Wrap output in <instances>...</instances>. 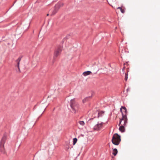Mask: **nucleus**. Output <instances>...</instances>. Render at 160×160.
I'll return each mask as SVG.
<instances>
[{"instance_id": "nucleus-1", "label": "nucleus", "mask_w": 160, "mask_h": 160, "mask_svg": "<svg viewBox=\"0 0 160 160\" xmlns=\"http://www.w3.org/2000/svg\"><path fill=\"white\" fill-rule=\"evenodd\" d=\"M70 106L72 108V112L75 113L79 107L78 103L75 102L74 98L71 99L70 102Z\"/></svg>"}, {"instance_id": "nucleus-2", "label": "nucleus", "mask_w": 160, "mask_h": 160, "mask_svg": "<svg viewBox=\"0 0 160 160\" xmlns=\"http://www.w3.org/2000/svg\"><path fill=\"white\" fill-rule=\"evenodd\" d=\"M7 136L6 134L3 135V136L0 142V151L2 153L4 154L6 153V151L4 148V144L7 139Z\"/></svg>"}, {"instance_id": "nucleus-3", "label": "nucleus", "mask_w": 160, "mask_h": 160, "mask_svg": "<svg viewBox=\"0 0 160 160\" xmlns=\"http://www.w3.org/2000/svg\"><path fill=\"white\" fill-rule=\"evenodd\" d=\"M121 141V136L117 133H115L112 136L111 141L114 145H118Z\"/></svg>"}, {"instance_id": "nucleus-4", "label": "nucleus", "mask_w": 160, "mask_h": 160, "mask_svg": "<svg viewBox=\"0 0 160 160\" xmlns=\"http://www.w3.org/2000/svg\"><path fill=\"white\" fill-rule=\"evenodd\" d=\"M62 46L61 45L58 46L56 48L53 58V60L52 61V63L53 64L56 60V58L60 55L62 49Z\"/></svg>"}, {"instance_id": "nucleus-5", "label": "nucleus", "mask_w": 160, "mask_h": 160, "mask_svg": "<svg viewBox=\"0 0 160 160\" xmlns=\"http://www.w3.org/2000/svg\"><path fill=\"white\" fill-rule=\"evenodd\" d=\"M104 111H101L100 112L97 110L93 113L92 116L93 118H90L89 120H93L94 118H98L100 117H102L104 115Z\"/></svg>"}, {"instance_id": "nucleus-6", "label": "nucleus", "mask_w": 160, "mask_h": 160, "mask_svg": "<svg viewBox=\"0 0 160 160\" xmlns=\"http://www.w3.org/2000/svg\"><path fill=\"white\" fill-rule=\"evenodd\" d=\"M63 5V3L60 2L56 4L54 7V9L53 10L52 15L55 14L58 11L60 8Z\"/></svg>"}, {"instance_id": "nucleus-7", "label": "nucleus", "mask_w": 160, "mask_h": 160, "mask_svg": "<svg viewBox=\"0 0 160 160\" xmlns=\"http://www.w3.org/2000/svg\"><path fill=\"white\" fill-rule=\"evenodd\" d=\"M103 123L102 122L100 123H99L98 122V123L94 126L93 129L95 130H99L102 128Z\"/></svg>"}, {"instance_id": "nucleus-8", "label": "nucleus", "mask_w": 160, "mask_h": 160, "mask_svg": "<svg viewBox=\"0 0 160 160\" xmlns=\"http://www.w3.org/2000/svg\"><path fill=\"white\" fill-rule=\"evenodd\" d=\"M22 57V56H20L18 57V59L16 60V62L17 63V65L16 66V67H17L18 68L19 72H20V69L19 68L20 62Z\"/></svg>"}, {"instance_id": "nucleus-9", "label": "nucleus", "mask_w": 160, "mask_h": 160, "mask_svg": "<svg viewBox=\"0 0 160 160\" xmlns=\"http://www.w3.org/2000/svg\"><path fill=\"white\" fill-rule=\"evenodd\" d=\"M92 95L90 96L86 97L83 100L82 102L83 103H85L89 101L90 99L92 98Z\"/></svg>"}, {"instance_id": "nucleus-10", "label": "nucleus", "mask_w": 160, "mask_h": 160, "mask_svg": "<svg viewBox=\"0 0 160 160\" xmlns=\"http://www.w3.org/2000/svg\"><path fill=\"white\" fill-rule=\"evenodd\" d=\"M123 109L124 110V112L125 113L127 114L128 113V111L127 109V108H126L123 106H122L120 108V111L121 112V113H122V112H123L122 109Z\"/></svg>"}, {"instance_id": "nucleus-11", "label": "nucleus", "mask_w": 160, "mask_h": 160, "mask_svg": "<svg viewBox=\"0 0 160 160\" xmlns=\"http://www.w3.org/2000/svg\"><path fill=\"white\" fill-rule=\"evenodd\" d=\"M119 130L122 132H123L125 131V128L124 126L122 125L120 126L119 128Z\"/></svg>"}, {"instance_id": "nucleus-12", "label": "nucleus", "mask_w": 160, "mask_h": 160, "mask_svg": "<svg viewBox=\"0 0 160 160\" xmlns=\"http://www.w3.org/2000/svg\"><path fill=\"white\" fill-rule=\"evenodd\" d=\"M91 73H92L91 72L89 71H87L84 72L82 73V75L84 76H86L90 74Z\"/></svg>"}, {"instance_id": "nucleus-13", "label": "nucleus", "mask_w": 160, "mask_h": 160, "mask_svg": "<svg viewBox=\"0 0 160 160\" xmlns=\"http://www.w3.org/2000/svg\"><path fill=\"white\" fill-rule=\"evenodd\" d=\"M118 150L117 148H114L113 149V152H112V154L114 156H115L117 155V153H118Z\"/></svg>"}, {"instance_id": "nucleus-14", "label": "nucleus", "mask_w": 160, "mask_h": 160, "mask_svg": "<svg viewBox=\"0 0 160 160\" xmlns=\"http://www.w3.org/2000/svg\"><path fill=\"white\" fill-rule=\"evenodd\" d=\"M122 113V118H123L124 119H127V114H126L125 113V114H124V113L123 112H122V113Z\"/></svg>"}, {"instance_id": "nucleus-15", "label": "nucleus", "mask_w": 160, "mask_h": 160, "mask_svg": "<svg viewBox=\"0 0 160 160\" xmlns=\"http://www.w3.org/2000/svg\"><path fill=\"white\" fill-rule=\"evenodd\" d=\"M78 141V139L76 138H74L73 139V144L74 145Z\"/></svg>"}, {"instance_id": "nucleus-16", "label": "nucleus", "mask_w": 160, "mask_h": 160, "mask_svg": "<svg viewBox=\"0 0 160 160\" xmlns=\"http://www.w3.org/2000/svg\"><path fill=\"white\" fill-rule=\"evenodd\" d=\"M118 9H120V11H121V12L122 13H124V12H125V11L123 9H122V7H118Z\"/></svg>"}, {"instance_id": "nucleus-17", "label": "nucleus", "mask_w": 160, "mask_h": 160, "mask_svg": "<svg viewBox=\"0 0 160 160\" xmlns=\"http://www.w3.org/2000/svg\"><path fill=\"white\" fill-rule=\"evenodd\" d=\"M128 73H125V78H124L125 80L126 81L128 79Z\"/></svg>"}, {"instance_id": "nucleus-18", "label": "nucleus", "mask_w": 160, "mask_h": 160, "mask_svg": "<svg viewBox=\"0 0 160 160\" xmlns=\"http://www.w3.org/2000/svg\"><path fill=\"white\" fill-rule=\"evenodd\" d=\"M79 123L82 126H83L85 124V123L83 121H79Z\"/></svg>"}, {"instance_id": "nucleus-19", "label": "nucleus", "mask_w": 160, "mask_h": 160, "mask_svg": "<svg viewBox=\"0 0 160 160\" xmlns=\"http://www.w3.org/2000/svg\"><path fill=\"white\" fill-rule=\"evenodd\" d=\"M127 122H128V119H124V123L123 125H124V126H126V125Z\"/></svg>"}, {"instance_id": "nucleus-20", "label": "nucleus", "mask_w": 160, "mask_h": 160, "mask_svg": "<svg viewBox=\"0 0 160 160\" xmlns=\"http://www.w3.org/2000/svg\"><path fill=\"white\" fill-rule=\"evenodd\" d=\"M124 119L123 118H122H122L120 119V121H121V122H122V120L124 121Z\"/></svg>"}, {"instance_id": "nucleus-21", "label": "nucleus", "mask_w": 160, "mask_h": 160, "mask_svg": "<svg viewBox=\"0 0 160 160\" xmlns=\"http://www.w3.org/2000/svg\"><path fill=\"white\" fill-rule=\"evenodd\" d=\"M70 36V35H68V36H67L65 38H64L65 39V38H66V39H68V37Z\"/></svg>"}, {"instance_id": "nucleus-22", "label": "nucleus", "mask_w": 160, "mask_h": 160, "mask_svg": "<svg viewBox=\"0 0 160 160\" xmlns=\"http://www.w3.org/2000/svg\"><path fill=\"white\" fill-rule=\"evenodd\" d=\"M129 90H130V88H128L127 89V92H128V91H129Z\"/></svg>"}, {"instance_id": "nucleus-23", "label": "nucleus", "mask_w": 160, "mask_h": 160, "mask_svg": "<svg viewBox=\"0 0 160 160\" xmlns=\"http://www.w3.org/2000/svg\"><path fill=\"white\" fill-rule=\"evenodd\" d=\"M121 122H121V121H119V122L118 125L119 126H120V125L121 124Z\"/></svg>"}, {"instance_id": "nucleus-24", "label": "nucleus", "mask_w": 160, "mask_h": 160, "mask_svg": "<svg viewBox=\"0 0 160 160\" xmlns=\"http://www.w3.org/2000/svg\"><path fill=\"white\" fill-rule=\"evenodd\" d=\"M44 111H43V112H42V113L41 114V115H40V117L42 115V113H43V112H44Z\"/></svg>"}, {"instance_id": "nucleus-25", "label": "nucleus", "mask_w": 160, "mask_h": 160, "mask_svg": "<svg viewBox=\"0 0 160 160\" xmlns=\"http://www.w3.org/2000/svg\"><path fill=\"white\" fill-rule=\"evenodd\" d=\"M48 15H49V14H47V16H48Z\"/></svg>"}, {"instance_id": "nucleus-26", "label": "nucleus", "mask_w": 160, "mask_h": 160, "mask_svg": "<svg viewBox=\"0 0 160 160\" xmlns=\"http://www.w3.org/2000/svg\"><path fill=\"white\" fill-rule=\"evenodd\" d=\"M29 26H28V28H29Z\"/></svg>"}]
</instances>
